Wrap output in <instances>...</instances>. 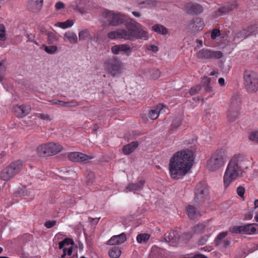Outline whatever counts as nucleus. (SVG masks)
Instances as JSON below:
<instances>
[{"instance_id": "13d9d810", "label": "nucleus", "mask_w": 258, "mask_h": 258, "mask_svg": "<svg viewBox=\"0 0 258 258\" xmlns=\"http://www.w3.org/2000/svg\"><path fill=\"white\" fill-rule=\"evenodd\" d=\"M6 39L5 32H1L0 33V40L2 41H4Z\"/></svg>"}, {"instance_id": "bb28decb", "label": "nucleus", "mask_w": 258, "mask_h": 258, "mask_svg": "<svg viewBox=\"0 0 258 258\" xmlns=\"http://www.w3.org/2000/svg\"><path fill=\"white\" fill-rule=\"evenodd\" d=\"M67 39L71 43H77L78 37L77 35L72 31H68L64 35V40Z\"/></svg>"}, {"instance_id": "39448f33", "label": "nucleus", "mask_w": 258, "mask_h": 258, "mask_svg": "<svg viewBox=\"0 0 258 258\" xmlns=\"http://www.w3.org/2000/svg\"><path fill=\"white\" fill-rule=\"evenodd\" d=\"M23 163L21 161L11 163L1 172L0 178L4 181H8L18 174L22 170Z\"/></svg>"}, {"instance_id": "6e6d98bb", "label": "nucleus", "mask_w": 258, "mask_h": 258, "mask_svg": "<svg viewBox=\"0 0 258 258\" xmlns=\"http://www.w3.org/2000/svg\"><path fill=\"white\" fill-rule=\"evenodd\" d=\"M160 73L158 70H155L152 75V79H157L160 77Z\"/></svg>"}, {"instance_id": "8fccbe9b", "label": "nucleus", "mask_w": 258, "mask_h": 258, "mask_svg": "<svg viewBox=\"0 0 258 258\" xmlns=\"http://www.w3.org/2000/svg\"><path fill=\"white\" fill-rule=\"evenodd\" d=\"M56 224V222L55 221H48L45 223L44 225L47 228H51L54 226H55Z\"/></svg>"}, {"instance_id": "2f4dec72", "label": "nucleus", "mask_w": 258, "mask_h": 258, "mask_svg": "<svg viewBox=\"0 0 258 258\" xmlns=\"http://www.w3.org/2000/svg\"><path fill=\"white\" fill-rule=\"evenodd\" d=\"M90 33L88 29H85L79 33V39L80 41H83L87 39V38L90 37Z\"/></svg>"}, {"instance_id": "393cba45", "label": "nucleus", "mask_w": 258, "mask_h": 258, "mask_svg": "<svg viewBox=\"0 0 258 258\" xmlns=\"http://www.w3.org/2000/svg\"><path fill=\"white\" fill-rule=\"evenodd\" d=\"M186 212L190 219H194L199 214V211L191 205H188L186 207Z\"/></svg>"}, {"instance_id": "7ed1b4c3", "label": "nucleus", "mask_w": 258, "mask_h": 258, "mask_svg": "<svg viewBox=\"0 0 258 258\" xmlns=\"http://www.w3.org/2000/svg\"><path fill=\"white\" fill-rule=\"evenodd\" d=\"M126 29H123L125 40H133L147 37V32L142 29V26L136 21L128 19L125 22Z\"/></svg>"}, {"instance_id": "79ce46f5", "label": "nucleus", "mask_w": 258, "mask_h": 258, "mask_svg": "<svg viewBox=\"0 0 258 258\" xmlns=\"http://www.w3.org/2000/svg\"><path fill=\"white\" fill-rule=\"evenodd\" d=\"M209 237L208 235H205L200 237L198 240L199 244L202 245L205 244L207 242Z\"/></svg>"}, {"instance_id": "3c124183", "label": "nucleus", "mask_w": 258, "mask_h": 258, "mask_svg": "<svg viewBox=\"0 0 258 258\" xmlns=\"http://www.w3.org/2000/svg\"><path fill=\"white\" fill-rule=\"evenodd\" d=\"M64 7V4L61 2H57L55 5V9L57 11L63 9Z\"/></svg>"}, {"instance_id": "a18cd8bd", "label": "nucleus", "mask_w": 258, "mask_h": 258, "mask_svg": "<svg viewBox=\"0 0 258 258\" xmlns=\"http://www.w3.org/2000/svg\"><path fill=\"white\" fill-rule=\"evenodd\" d=\"M120 48V51H129L130 53L131 51V49L130 46L127 44H120L119 45Z\"/></svg>"}, {"instance_id": "a19ab883", "label": "nucleus", "mask_w": 258, "mask_h": 258, "mask_svg": "<svg viewBox=\"0 0 258 258\" xmlns=\"http://www.w3.org/2000/svg\"><path fill=\"white\" fill-rule=\"evenodd\" d=\"M202 89V86L201 85H197L194 87L190 88L189 90V93L191 96L197 94Z\"/></svg>"}, {"instance_id": "49530a36", "label": "nucleus", "mask_w": 258, "mask_h": 258, "mask_svg": "<svg viewBox=\"0 0 258 258\" xmlns=\"http://www.w3.org/2000/svg\"><path fill=\"white\" fill-rule=\"evenodd\" d=\"M236 192L239 197H243L245 192V188L243 186H239L237 188Z\"/></svg>"}, {"instance_id": "f8f14e48", "label": "nucleus", "mask_w": 258, "mask_h": 258, "mask_svg": "<svg viewBox=\"0 0 258 258\" xmlns=\"http://www.w3.org/2000/svg\"><path fill=\"white\" fill-rule=\"evenodd\" d=\"M197 56L201 59H219L223 56V53L220 51H213L207 48H203L197 53Z\"/></svg>"}, {"instance_id": "0e129e2a", "label": "nucleus", "mask_w": 258, "mask_h": 258, "mask_svg": "<svg viewBox=\"0 0 258 258\" xmlns=\"http://www.w3.org/2000/svg\"><path fill=\"white\" fill-rule=\"evenodd\" d=\"M72 252H73V247H70L68 249H67V255L70 256L72 255Z\"/></svg>"}, {"instance_id": "bf43d9fd", "label": "nucleus", "mask_w": 258, "mask_h": 258, "mask_svg": "<svg viewBox=\"0 0 258 258\" xmlns=\"http://www.w3.org/2000/svg\"><path fill=\"white\" fill-rule=\"evenodd\" d=\"M57 103L58 105H59L60 106L66 107L67 106V102H63L60 100H57Z\"/></svg>"}, {"instance_id": "774afa93", "label": "nucleus", "mask_w": 258, "mask_h": 258, "mask_svg": "<svg viewBox=\"0 0 258 258\" xmlns=\"http://www.w3.org/2000/svg\"><path fill=\"white\" fill-rule=\"evenodd\" d=\"M5 27L3 24H0V32H5Z\"/></svg>"}, {"instance_id": "680f3d73", "label": "nucleus", "mask_w": 258, "mask_h": 258, "mask_svg": "<svg viewBox=\"0 0 258 258\" xmlns=\"http://www.w3.org/2000/svg\"><path fill=\"white\" fill-rule=\"evenodd\" d=\"M204 87L206 92H210L212 91V87L210 85H206Z\"/></svg>"}, {"instance_id": "f257e3e1", "label": "nucleus", "mask_w": 258, "mask_h": 258, "mask_svg": "<svg viewBox=\"0 0 258 258\" xmlns=\"http://www.w3.org/2000/svg\"><path fill=\"white\" fill-rule=\"evenodd\" d=\"M175 153L170 160V174L173 179L182 178L191 169L195 159L196 148L191 147Z\"/></svg>"}, {"instance_id": "6e6552de", "label": "nucleus", "mask_w": 258, "mask_h": 258, "mask_svg": "<svg viewBox=\"0 0 258 258\" xmlns=\"http://www.w3.org/2000/svg\"><path fill=\"white\" fill-rule=\"evenodd\" d=\"M103 15L111 26H118L126 21L125 15L120 12L106 10Z\"/></svg>"}, {"instance_id": "a211bd4d", "label": "nucleus", "mask_w": 258, "mask_h": 258, "mask_svg": "<svg viewBox=\"0 0 258 258\" xmlns=\"http://www.w3.org/2000/svg\"><path fill=\"white\" fill-rule=\"evenodd\" d=\"M126 240V235L124 233H122L119 235H114L107 241L108 245H113L123 243Z\"/></svg>"}, {"instance_id": "dca6fc26", "label": "nucleus", "mask_w": 258, "mask_h": 258, "mask_svg": "<svg viewBox=\"0 0 258 258\" xmlns=\"http://www.w3.org/2000/svg\"><path fill=\"white\" fill-rule=\"evenodd\" d=\"M43 3V0H28L27 7L31 12L37 13L42 8Z\"/></svg>"}, {"instance_id": "338daca9", "label": "nucleus", "mask_w": 258, "mask_h": 258, "mask_svg": "<svg viewBox=\"0 0 258 258\" xmlns=\"http://www.w3.org/2000/svg\"><path fill=\"white\" fill-rule=\"evenodd\" d=\"M64 245H65V243H64V241L63 240L62 241H60L59 243V249L62 248Z\"/></svg>"}, {"instance_id": "c85d7f7f", "label": "nucleus", "mask_w": 258, "mask_h": 258, "mask_svg": "<svg viewBox=\"0 0 258 258\" xmlns=\"http://www.w3.org/2000/svg\"><path fill=\"white\" fill-rule=\"evenodd\" d=\"M47 41L50 44H52L56 42L59 39V35L53 32H49L47 33Z\"/></svg>"}, {"instance_id": "c03bdc74", "label": "nucleus", "mask_w": 258, "mask_h": 258, "mask_svg": "<svg viewBox=\"0 0 258 258\" xmlns=\"http://www.w3.org/2000/svg\"><path fill=\"white\" fill-rule=\"evenodd\" d=\"M221 34L220 31L218 29H213L211 32V38L212 39H215L216 38Z\"/></svg>"}, {"instance_id": "4d7b16f0", "label": "nucleus", "mask_w": 258, "mask_h": 258, "mask_svg": "<svg viewBox=\"0 0 258 258\" xmlns=\"http://www.w3.org/2000/svg\"><path fill=\"white\" fill-rule=\"evenodd\" d=\"M76 106V103L73 101L67 102V107H72Z\"/></svg>"}, {"instance_id": "5701e85b", "label": "nucleus", "mask_w": 258, "mask_h": 258, "mask_svg": "<svg viewBox=\"0 0 258 258\" xmlns=\"http://www.w3.org/2000/svg\"><path fill=\"white\" fill-rule=\"evenodd\" d=\"M138 146L139 143L138 142H132L130 144L124 145L122 148V151L125 155H128L133 152Z\"/></svg>"}, {"instance_id": "69168bd1", "label": "nucleus", "mask_w": 258, "mask_h": 258, "mask_svg": "<svg viewBox=\"0 0 258 258\" xmlns=\"http://www.w3.org/2000/svg\"><path fill=\"white\" fill-rule=\"evenodd\" d=\"M27 37H28V40L30 41H32L33 39L34 38V36L33 35L31 34L28 35Z\"/></svg>"}, {"instance_id": "09e8293b", "label": "nucleus", "mask_w": 258, "mask_h": 258, "mask_svg": "<svg viewBox=\"0 0 258 258\" xmlns=\"http://www.w3.org/2000/svg\"><path fill=\"white\" fill-rule=\"evenodd\" d=\"M38 117L41 119L45 120L46 121H50L51 118L49 115L44 113H40L38 115Z\"/></svg>"}, {"instance_id": "864d4df0", "label": "nucleus", "mask_w": 258, "mask_h": 258, "mask_svg": "<svg viewBox=\"0 0 258 258\" xmlns=\"http://www.w3.org/2000/svg\"><path fill=\"white\" fill-rule=\"evenodd\" d=\"M203 85L204 86H205L206 85H210V81H211V79L210 78L207 77H205L203 78Z\"/></svg>"}, {"instance_id": "6ab92c4d", "label": "nucleus", "mask_w": 258, "mask_h": 258, "mask_svg": "<svg viewBox=\"0 0 258 258\" xmlns=\"http://www.w3.org/2000/svg\"><path fill=\"white\" fill-rule=\"evenodd\" d=\"M165 240L167 242H171V244L174 245L179 239V236L176 231H171L164 235Z\"/></svg>"}, {"instance_id": "0eeeda50", "label": "nucleus", "mask_w": 258, "mask_h": 258, "mask_svg": "<svg viewBox=\"0 0 258 258\" xmlns=\"http://www.w3.org/2000/svg\"><path fill=\"white\" fill-rule=\"evenodd\" d=\"M243 78L244 85L248 92H255L258 90V75L251 71H245Z\"/></svg>"}, {"instance_id": "20e7f679", "label": "nucleus", "mask_w": 258, "mask_h": 258, "mask_svg": "<svg viewBox=\"0 0 258 258\" xmlns=\"http://www.w3.org/2000/svg\"><path fill=\"white\" fill-rule=\"evenodd\" d=\"M227 160L225 150L220 148L216 150L207 161V167L210 171H215L224 166Z\"/></svg>"}, {"instance_id": "423d86ee", "label": "nucleus", "mask_w": 258, "mask_h": 258, "mask_svg": "<svg viewBox=\"0 0 258 258\" xmlns=\"http://www.w3.org/2000/svg\"><path fill=\"white\" fill-rule=\"evenodd\" d=\"M62 149V147L60 145L51 142L39 146L37 151L39 156L46 157L57 154Z\"/></svg>"}, {"instance_id": "5fc2aeb1", "label": "nucleus", "mask_w": 258, "mask_h": 258, "mask_svg": "<svg viewBox=\"0 0 258 258\" xmlns=\"http://www.w3.org/2000/svg\"><path fill=\"white\" fill-rule=\"evenodd\" d=\"M65 245H69L70 244L73 245L74 244V241L70 238H66L63 240Z\"/></svg>"}, {"instance_id": "412c9836", "label": "nucleus", "mask_w": 258, "mask_h": 258, "mask_svg": "<svg viewBox=\"0 0 258 258\" xmlns=\"http://www.w3.org/2000/svg\"><path fill=\"white\" fill-rule=\"evenodd\" d=\"M254 32V28L252 27H248L245 29H243L238 32L234 38L238 39H245L247 36L251 35Z\"/></svg>"}, {"instance_id": "7c9ffc66", "label": "nucleus", "mask_w": 258, "mask_h": 258, "mask_svg": "<svg viewBox=\"0 0 258 258\" xmlns=\"http://www.w3.org/2000/svg\"><path fill=\"white\" fill-rule=\"evenodd\" d=\"M108 254L112 258H118L121 254V250L119 247L114 246L109 251Z\"/></svg>"}, {"instance_id": "c9c22d12", "label": "nucleus", "mask_w": 258, "mask_h": 258, "mask_svg": "<svg viewBox=\"0 0 258 258\" xmlns=\"http://www.w3.org/2000/svg\"><path fill=\"white\" fill-rule=\"evenodd\" d=\"M227 233H228L227 231L222 232L217 235L215 240V244L217 246L220 244L222 241V240L226 236Z\"/></svg>"}, {"instance_id": "1a4fd4ad", "label": "nucleus", "mask_w": 258, "mask_h": 258, "mask_svg": "<svg viewBox=\"0 0 258 258\" xmlns=\"http://www.w3.org/2000/svg\"><path fill=\"white\" fill-rule=\"evenodd\" d=\"M105 67L107 72L115 77L121 73V62L115 56L107 58L104 62Z\"/></svg>"}, {"instance_id": "f3484780", "label": "nucleus", "mask_w": 258, "mask_h": 258, "mask_svg": "<svg viewBox=\"0 0 258 258\" xmlns=\"http://www.w3.org/2000/svg\"><path fill=\"white\" fill-rule=\"evenodd\" d=\"M145 182V180H141L137 183H130L125 188L124 191L126 192L132 191L136 193L143 189Z\"/></svg>"}, {"instance_id": "de8ad7c7", "label": "nucleus", "mask_w": 258, "mask_h": 258, "mask_svg": "<svg viewBox=\"0 0 258 258\" xmlns=\"http://www.w3.org/2000/svg\"><path fill=\"white\" fill-rule=\"evenodd\" d=\"M157 4L156 0H146V5L149 7H155Z\"/></svg>"}, {"instance_id": "4be33fe9", "label": "nucleus", "mask_w": 258, "mask_h": 258, "mask_svg": "<svg viewBox=\"0 0 258 258\" xmlns=\"http://www.w3.org/2000/svg\"><path fill=\"white\" fill-rule=\"evenodd\" d=\"M236 8L237 4L235 1H233L232 3L225 4L222 7L218 9V12L220 13V15L224 14L233 11Z\"/></svg>"}, {"instance_id": "4468645a", "label": "nucleus", "mask_w": 258, "mask_h": 258, "mask_svg": "<svg viewBox=\"0 0 258 258\" xmlns=\"http://www.w3.org/2000/svg\"><path fill=\"white\" fill-rule=\"evenodd\" d=\"M68 157L73 162H84L93 158L92 156L78 152H73L69 153Z\"/></svg>"}, {"instance_id": "ea45409f", "label": "nucleus", "mask_w": 258, "mask_h": 258, "mask_svg": "<svg viewBox=\"0 0 258 258\" xmlns=\"http://www.w3.org/2000/svg\"><path fill=\"white\" fill-rule=\"evenodd\" d=\"M249 139L253 142L258 143V131H253L249 135Z\"/></svg>"}, {"instance_id": "052dcab7", "label": "nucleus", "mask_w": 258, "mask_h": 258, "mask_svg": "<svg viewBox=\"0 0 258 258\" xmlns=\"http://www.w3.org/2000/svg\"><path fill=\"white\" fill-rule=\"evenodd\" d=\"M67 253V249L66 248H64L63 249V254L61 255V258H71L70 257H66Z\"/></svg>"}, {"instance_id": "e2e57ef3", "label": "nucleus", "mask_w": 258, "mask_h": 258, "mask_svg": "<svg viewBox=\"0 0 258 258\" xmlns=\"http://www.w3.org/2000/svg\"><path fill=\"white\" fill-rule=\"evenodd\" d=\"M218 83L220 86H224L225 84V80L223 78H220L218 80Z\"/></svg>"}, {"instance_id": "473e14b6", "label": "nucleus", "mask_w": 258, "mask_h": 258, "mask_svg": "<svg viewBox=\"0 0 258 258\" xmlns=\"http://www.w3.org/2000/svg\"><path fill=\"white\" fill-rule=\"evenodd\" d=\"M86 174V182L88 185H91L95 180L94 173L91 171L87 170Z\"/></svg>"}, {"instance_id": "58836bf2", "label": "nucleus", "mask_w": 258, "mask_h": 258, "mask_svg": "<svg viewBox=\"0 0 258 258\" xmlns=\"http://www.w3.org/2000/svg\"><path fill=\"white\" fill-rule=\"evenodd\" d=\"M182 119L181 117L179 116V117H175L173 119V120L172 122L171 125L173 127L177 128L178 127H179V126L181 125V124L182 123Z\"/></svg>"}, {"instance_id": "e433bc0d", "label": "nucleus", "mask_w": 258, "mask_h": 258, "mask_svg": "<svg viewBox=\"0 0 258 258\" xmlns=\"http://www.w3.org/2000/svg\"><path fill=\"white\" fill-rule=\"evenodd\" d=\"M159 109L158 108L151 110L149 111V117L152 120L156 119L159 116Z\"/></svg>"}, {"instance_id": "ddd939ff", "label": "nucleus", "mask_w": 258, "mask_h": 258, "mask_svg": "<svg viewBox=\"0 0 258 258\" xmlns=\"http://www.w3.org/2000/svg\"><path fill=\"white\" fill-rule=\"evenodd\" d=\"M184 10L188 14L196 15L201 13L203 11V8L199 4L188 2L185 4Z\"/></svg>"}, {"instance_id": "9d476101", "label": "nucleus", "mask_w": 258, "mask_h": 258, "mask_svg": "<svg viewBox=\"0 0 258 258\" xmlns=\"http://www.w3.org/2000/svg\"><path fill=\"white\" fill-rule=\"evenodd\" d=\"M208 194V185L205 182H199L195 188L194 202L198 204L204 202Z\"/></svg>"}, {"instance_id": "2eb2a0df", "label": "nucleus", "mask_w": 258, "mask_h": 258, "mask_svg": "<svg viewBox=\"0 0 258 258\" xmlns=\"http://www.w3.org/2000/svg\"><path fill=\"white\" fill-rule=\"evenodd\" d=\"M15 115L17 117H23L28 114L31 111L30 105H16L13 108Z\"/></svg>"}, {"instance_id": "72a5a7b5", "label": "nucleus", "mask_w": 258, "mask_h": 258, "mask_svg": "<svg viewBox=\"0 0 258 258\" xmlns=\"http://www.w3.org/2000/svg\"><path fill=\"white\" fill-rule=\"evenodd\" d=\"M74 24V21L72 20H68L65 22H58L57 26L63 29H66L71 27Z\"/></svg>"}, {"instance_id": "c756f323", "label": "nucleus", "mask_w": 258, "mask_h": 258, "mask_svg": "<svg viewBox=\"0 0 258 258\" xmlns=\"http://www.w3.org/2000/svg\"><path fill=\"white\" fill-rule=\"evenodd\" d=\"M151 235L148 233H141L138 235L137 241L139 243H146L150 238Z\"/></svg>"}, {"instance_id": "aec40b11", "label": "nucleus", "mask_w": 258, "mask_h": 258, "mask_svg": "<svg viewBox=\"0 0 258 258\" xmlns=\"http://www.w3.org/2000/svg\"><path fill=\"white\" fill-rule=\"evenodd\" d=\"M241 104V98L238 95L233 96L229 105V109L240 110Z\"/></svg>"}, {"instance_id": "4c0bfd02", "label": "nucleus", "mask_w": 258, "mask_h": 258, "mask_svg": "<svg viewBox=\"0 0 258 258\" xmlns=\"http://www.w3.org/2000/svg\"><path fill=\"white\" fill-rule=\"evenodd\" d=\"M57 47L55 45H44V50L48 54H53L56 52Z\"/></svg>"}, {"instance_id": "603ef678", "label": "nucleus", "mask_w": 258, "mask_h": 258, "mask_svg": "<svg viewBox=\"0 0 258 258\" xmlns=\"http://www.w3.org/2000/svg\"><path fill=\"white\" fill-rule=\"evenodd\" d=\"M119 45H116L112 47L111 51L113 53L115 54H117L120 51V48L119 47Z\"/></svg>"}, {"instance_id": "37998d69", "label": "nucleus", "mask_w": 258, "mask_h": 258, "mask_svg": "<svg viewBox=\"0 0 258 258\" xmlns=\"http://www.w3.org/2000/svg\"><path fill=\"white\" fill-rule=\"evenodd\" d=\"M3 63H4V61L2 60L0 62V82L3 81V75L4 73L6 71V67L3 64Z\"/></svg>"}, {"instance_id": "f704fd0d", "label": "nucleus", "mask_w": 258, "mask_h": 258, "mask_svg": "<svg viewBox=\"0 0 258 258\" xmlns=\"http://www.w3.org/2000/svg\"><path fill=\"white\" fill-rule=\"evenodd\" d=\"M206 226L203 224H198L193 227V232L196 234L202 233L204 232Z\"/></svg>"}, {"instance_id": "9b49d317", "label": "nucleus", "mask_w": 258, "mask_h": 258, "mask_svg": "<svg viewBox=\"0 0 258 258\" xmlns=\"http://www.w3.org/2000/svg\"><path fill=\"white\" fill-rule=\"evenodd\" d=\"M258 224L255 223L247 224L241 226H235L231 227L229 231L233 233L252 235L256 233Z\"/></svg>"}, {"instance_id": "b1692460", "label": "nucleus", "mask_w": 258, "mask_h": 258, "mask_svg": "<svg viewBox=\"0 0 258 258\" xmlns=\"http://www.w3.org/2000/svg\"><path fill=\"white\" fill-rule=\"evenodd\" d=\"M107 36L110 39H123L125 40L123 29H118L116 31H110L108 33Z\"/></svg>"}, {"instance_id": "f03ea898", "label": "nucleus", "mask_w": 258, "mask_h": 258, "mask_svg": "<svg viewBox=\"0 0 258 258\" xmlns=\"http://www.w3.org/2000/svg\"><path fill=\"white\" fill-rule=\"evenodd\" d=\"M247 160L241 155L233 156L227 165L223 176L224 186L227 188L230 183L237 177L241 176L244 169H247Z\"/></svg>"}, {"instance_id": "a878e982", "label": "nucleus", "mask_w": 258, "mask_h": 258, "mask_svg": "<svg viewBox=\"0 0 258 258\" xmlns=\"http://www.w3.org/2000/svg\"><path fill=\"white\" fill-rule=\"evenodd\" d=\"M239 111L229 109L227 113V119L230 122L235 121L239 117Z\"/></svg>"}, {"instance_id": "cd10ccee", "label": "nucleus", "mask_w": 258, "mask_h": 258, "mask_svg": "<svg viewBox=\"0 0 258 258\" xmlns=\"http://www.w3.org/2000/svg\"><path fill=\"white\" fill-rule=\"evenodd\" d=\"M152 30L155 32L162 35H166L168 33L167 29L161 24H155L152 27Z\"/></svg>"}]
</instances>
